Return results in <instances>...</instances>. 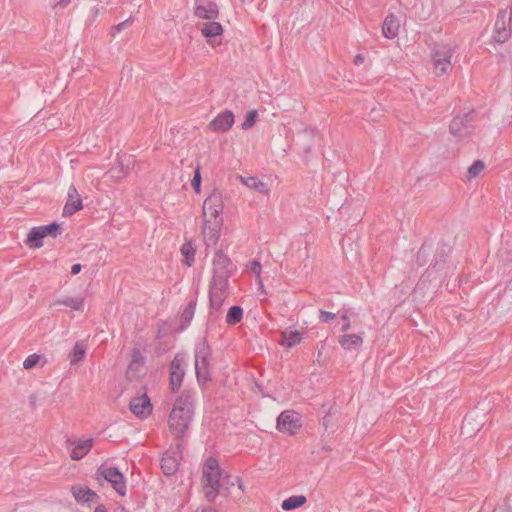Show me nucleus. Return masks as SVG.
I'll use <instances>...</instances> for the list:
<instances>
[{
    "label": "nucleus",
    "instance_id": "nucleus-32",
    "mask_svg": "<svg viewBox=\"0 0 512 512\" xmlns=\"http://www.w3.org/2000/svg\"><path fill=\"white\" fill-rule=\"evenodd\" d=\"M85 353L86 347L82 343L76 342L70 355L71 364H76L77 362L81 361L84 358Z\"/></svg>",
    "mask_w": 512,
    "mask_h": 512
},
{
    "label": "nucleus",
    "instance_id": "nucleus-25",
    "mask_svg": "<svg viewBox=\"0 0 512 512\" xmlns=\"http://www.w3.org/2000/svg\"><path fill=\"white\" fill-rule=\"evenodd\" d=\"M223 32V28L219 22L209 21L203 24L201 28V33L206 38L215 37L221 35Z\"/></svg>",
    "mask_w": 512,
    "mask_h": 512
},
{
    "label": "nucleus",
    "instance_id": "nucleus-1",
    "mask_svg": "<svg viewBox=\"0 0 512 512\" xmlns=\"http://www.w3.org/2000/svg\"><path fill=\"white\" fill-rule=\"evenodd\" d=\"M202 483L205 497L209 502H214L220 493L237 501L242 498L244 492L241 479L238 476L224 474L214 458H208L204 464Z\"/></svg>",
    "mask_w": 512,
    "mask_h": 512
},
{
    "label": "nucleus",
    "instance_id": "nucleus-5",
    "mask_svg": "<svg viewBox=\"0 0 512 512\" xmlns=\"http://www.w3.org/2000/svg\"><path fill=\"white\" fill-rule=\"evenodd\" d=\"M228 282L226 280H211L209 285L210 315L217 316L227 298Z\"/></svg>",
    "mask_w": 512,
    "mask_h": 512
},
{
    "label": "nucleus",
    "instance_id": "nucleus-48",
    "mask_svg": "<svg viewBox=\"0 0 512 512\" xmlns=\"http://www.w3.org/2000/svg\"><path fill=\"white\" fill-rule=\"evenodd\" d=\"M81 269H82V267L80 264H78V263L73 264L71 267V273L73 275H76V274L80 273Z\"/></svg>",
    "mask_w": 512,
    "mask_h": 512
},
{
    "label": "nucleus",
    "instance_id": "nucleus-31",
    "mask_svg": "<svg viewBox=\"0 0 512 512\" xmlns=\"http://www.w3.org/2000/svg\"><path fill=\"white\" fill-rule=\"evenodd\" d=\"M181 253L186 265L191 266L194 262L195 249L190 242H186L181 247Z\"/></svg>",
    "mask_w": 512,
    "mask_h": 512
},
{
    "label": "nucleus",
    "instance_id": "nucleus-50",
    "mask_svg": "<svg viewBox=\"0 0 512 512\" xmlns=\"http://www.w3.org/2000/svg\"><path fill=\"white\" fill-rule=\"evenodd\" d=\"M470 421H469V418H465L464 421H463V425H462V428H461V433L462 434H465V430L467 429V426L470 425Z\"/></svg>",
    "mask_w": 512,
    "mask_h": 512
},
{
    "label": "nucleus",
    "instance_id": "nucleus-34",
    "mask_svg": "<svg viewBox=\"0 0 512 512\" xmlns=\"http://www.w3.org/2000/svg\"><path fill=\"white\" fill-rule=\"evenodd\" d=\"M433 65H434V69H435V73L437 75H443L445 73H447L449 71V69L451 68V61L450 60H446V59H442V60H433Z\"/></svg>",
    "mask_w": 512,
    "mask_h": 512
},
{
    "label": "nucleus",
    "instance_id": "nucleus-42",
    "mask_svg": "<svg viewBox=\"0 0 512 512\" xmlns=\"http://www.w3.org/2000/svg\"><path fill=\"white\" fill-rule=\"evenodd\" d=\"M111 173L113 177L121 178L126 174V169L122 163H119V168H113Z\"/></svg>",
    "mask_w": 512,
    "mask_h": 512
},
{
    "label": "nucleus",
    "instance_id": "nucleus-7",
    "mask_svg": "<svg viewBox=\"0 0 512 512\" xmlns=\"http://www.w3.org/2000/svg\"><path fill=\"white\" fill-rule=\"evenodd\" d=\"M59 230L60 226L56 222L49 225L33 227L27 235L26 244L29 245L30 248H40L43 246V238L46 236L56 238L59 234Z\"/></svg>",
    "mask_w": 512,
    "mask_h": 512
},
{
    "label": "nucleus",
    "instance_id": "nucleus-11",
    "mask_svg": "<svg viewBox=\"0 0 512 512\" xmlns=\"http://www.w3.org/2000/svg\"><path fill=\"white\" fill-rule=\"evenodd\" d=\"M185 361L180 355H176L170 363V382L169 386L172 392H177L181 387L185 375Z\"/></svg>",
    "mask_w": 512,
    "mask_h": 512
},
{
    "label": "nucleus",
    "instance_id": "nucleus-8",
    "mask_svg": "<svg viewBox=\"0 0 512 512\" xmlns=\"http://www.w3.org/2000/svg\"><path fill=\"white\" fill-rule=\"evenodd\" d=\"M223 196L219 190H213L203 203L204 220H222Z\"/></svg>",
    "mask_w": 512,
    "mask_h": 512
},
{
    "label": "nucleus",
    "instance_id": "nucleus-28",
    "mask_svg": "<svg viewBox=\"0 0 512 512\" xmlns=\"http://www.w3.org/2000/svg\"><path fill=\"white\" fill-rule=\"evenodd\" d=\"M452 55H453V50L449 45H444V44L436 45L433 50V60H435V59L451 60Z\"/></svg>",
    "mask_w": 512,
    "mask_h": 512
},
{
    "label": "nucleus",
    "instance_id": "nucleus-37",
    "mask_svg": "<svg viewBox=\"0 0 512 512\" xmlns=\"http://www.w3.org/2000/svg\"><path fill=\"white\" fill-rule=\"evenodd\" d=\"M485 168V164L481 160H476L474 163L468 168V175L470 178L477 177Z\"/></svg>",
    "mask_w": 512,
    "mask_h": 512
},
{
    "label": "nucleus",
    "instance_id": "nucleus-38",
    "mask_svg": "<svg viewBox=\"0 0 512 512\" xmlns=\"http://www.w3.org/2000/svg\"><path fill=\"white\" fill-rule=\"evenodd\" d=\"M40 360V356L37 354L29 355L23 362L24 369L33 368Z\"/></svg>",
    "mask_w": 512,
    "mask_h": 512
},
{
    "label": "nucleus",
    "instance_id": "nucleus-56",
    "mask_svg": "<svg viewBox=\"0 0 512 512\" xmlns=\"http://www.w3.org/2000/svg\"><path fill=\"white\" fill-rule=\"evenodd\" d=\"M259 282H260V285H261V289H263L264 284H262V282H261V281H259Z\"/></svg>",
    "mask_w": 512,
    "mask_h": 512
},
{
    "label": "nucleus",
    "instance_id": "nucleus-43",
    "mask_svg": "<svg viewBox=\"0 0 512 512\" xmlns=\"http://www.w3.org/2000/svg\"><path fill=\"white\" fill-rule=\"evenodd\" d=\"M250 270L252 273L256 274L257 277L260 279V272H261V264L258 261H253L250 266Z\"/></svg>",
    "mask_w": 512,
    "mask_h": 512
},
{
    "label": "nucleus",
    "instance_id": "nucleus-45",
    "mask_svg": "<svg viewBox=\"0 0 512 512\" xmlns=\"http://www.w3.org/2000/svg\"><path fill=\"white\" fill-rule=\"evenodd\" d=\"M55 7H66L71 0H51Z\"/></svg>",
    "mask_w": 512,
    "mask_h": 512
},
{
    "label": "nucleus",
    "instance_id": "nucleus-19",
    "mask_svg": "<svg viewBox=\"0 0 512 512\" xmlns=\"http://www.w3.org/2000/svg\"><path fill=\"white\" fill-rule=\"evenodd\" d=\"M72 494L77 502L90 503L98 499V495L93 490L80 485L72 486Z\"/></svg>",
    "mask_w": 512,
    "mask_h": 512
},
{
    "label": "nucleus",
    "instance_id": "nucleus-51",
    "mask_svg": "<svg viewBox=\"0 0 512 512\" xmlns=\"http://www.w3.org/2000/svg\"><path fill=\"white\" fill-rule=\"evenodd\" d=\"M138 357H140V353H139V351H135L133 354V362L130 364V368L137 361Z\"/></svg>",
    "mask_w": 512,
    "mask_h": 512
},
{
    "label": "nucleus",
    "instance_id": "nucleus-13",
    "mask_svg": "<svg viewBox=\"0 0 512 512\" xmlns=\"http://www.w3.org/2000/svg\"><path fill=\"white\" fill-rule=\"evenodd\" d=\"M129 407L130 411L138 418H146L152 412L151 401L146 393L132 398Z\"/></svg>",
    "mask_w": 512,
    "mask_h": 512
},
{
    "label": "nucleus",
    "instance_id": "nucleus-24",
    "mask_svg": "<svg viewBox=\"0 0 512 512\" xmlns=\"http://www.w3.org/2000/svg\"><path fill=\"white\" fill-rule=\"evenodd\" d=\"M306 501L307 498L304 495H293L282 502L281 508L285 511H291L301 507Z\"/></svg>",
    "mask_w": 512,
    "mask_h": 512
},
{
    "label": "nucleus",
    "instance_id": "nucleus-26",
    "mask_svg": "<svg viewBox=\"0 0 512 512\" xmlns=\"http://www.w3.org/2000/svg\"><path fill=\"white\" fill-rule=\"evenodd\" d=\"M179 467L178 460L173 456H166L161 459V469L167 476L174 475Z\"/></svg>",
    "mask_w": 512,
    "mask_h": 512
},
{
    "label": "nucleus",
    "instance_id": "nucleus-16",
    "mask_svg": "<svg viewBox=\"0 0 512 512\" xmlns=\"http://www.w3.org/2000/svg\"><path fill=\"white\" fill-rule=\"evenodd\" d=\"M82 201L74 185L68 189V200L63 209V216L68 217L82 209Z\"/></svg>",
    "mask_w": 512,
    "mask_h": 512
},
{
    "label": "nucleus",
    "instance_id": "nucleus-39",
    "mask_svg": "<svg viewBox=\"0 0 512 512\" xmlns=\"http://www.w3.org/2000/svg\"><path fill=\"white\" fill-rule=\"evenodd\" d=\"M132 21H133L132 17H129L128 19L124 20L123 22L115 25L112 28V35L115 36L116 32H120L121 30L128 28L132 24Z\"/></svg>",
    "mask_w": 512,
    "mask_h": 512
},
{
    "label": "nucleus",
    "instance_id": "nucleus-23",
    "mask_svg": "<svg viewBox=\"0 0 512 512\" xmlns=\"http://www.w3.org/2000/svg\"><path fill=\"white\" fill-rule=\"evenodd\" d=\"M93 440L92 439H86L81 440L77 443V445L72 449L71 451V458L73 460H80L82 459L92 448Z\"/></svg>",
    "mask_w": 512,
    "mask_h": 512
},
{
    "label": "nucleus",
    "instance_id": "nucleus-3",
    "mask_svg": "<svg viewBox=\"0 0 512 512\" xmlns=\"http://www.w3.org/2000/svg\"><path fill=\"white\" fill-rule=\"evenodd\" d=\"M194 358L197 381L199 384H204L211 379V348L205 339H202L196 343L194 349Z\"/></svg>",
    "mask_w": 512,
    "mask_h": 512
},
{
    "label": "nucleus",
    "instance_id": "nucleus-49",
    "mask_svg": "<svg viewBox=\"0 0 512 512\" xmlns=\"http://www.w3.org/2000/svg\"><path fill=\"white\" fill-rule=\"evenodd\" d=\"M364 62V56L362 54H357L354 58L355 65H361Z\"/></svg>",
    "mask_w": 512,
    "mask_h": 512
},
{
    "label": "nucleus",
    "instance_id": "nucleus-40",
    "mask_svg": "<svg viewBox=\"0 0 512 512\" xmlns=\"http://www.w3.org/2000/svg\"><path fill=\"white\" fill-rule=\"evenodd\" d=\"M191 185H192V187L194 188V190H195L197 193H199V192H200V187H201V174H200V171H199V169H198V168L195 170L194 177H193V179H192Z\"/></svg>",
    "mask_w": 512,
    "mask_h": 512
},
{
    "label": "nucleus",
    "instance_id": "nucleus-53",
    "mask_svg": "<svg viewBox=\"0 0 512 512\" xmlns=\"http://www.w3.org/2000/svg\"><path fill=\"white\" fill-rule=\"evenodd\" d=\"M95 512H107L106 511V507L104 505H98L96 508H95Z\"/></svg>",
    "mask_w": 512,
    "mask_h": 512
},
{
    "label": "nucleus",
    "instance_id": "nucleus-52",
    "mask_svg": "<svg viewBox=\"0 0 512 512\" xmlns=\"http://www.w3.org/2000/svg\"><path fill=\"white\" fill-rule=\"evenodd\" d=\"M329 420H330V415H326V416L323 418V425L325 426V429H326V430L328 429V423H329Z\"/></svg>",
    "mask_w": 512,
    "mask_h": 512
},
{
    "label": "nucleus",
    "instance_id": "nucleus-18",
    "mask_svg": "<svg viewBox=\"0 0 512 512\" xmlns=\"http://www.w3.org/2000/svg\"><path fill=\"white\" fill-rule=\"evenodd\" d=\"M400 23L396 16L389 14L384 19L382 33L387 39H394L399 32Z\"/></svg>",
    "mask_w": 512,
    "mask_h": 512
},
{
    "label": "nucleus",
    "instance_id": "nucleus-4",
    "mask_svg": "<svg viewBox=\"0 0 512 512\" xmlns=\"http://www.w3.org/2000/svg\"><path fill=\"white\" fill-rule=\"evenodd\" d=\"M95 480L102 485L108 482L114 490L120 495L126 494V483L123 474L115 467L101 465L95 472Z\"/></svg>",
    "mask_w": 512,
    "mask_h": 512
},
{
    "label": "nucleus",
    "instance_id": "nucleus-30",
    "mask_svg": "<svg viewBox=\"0 0 512 512\" xmlns=\"http://www.w3.org/2000/svg\"><path fill=\"white\" fill-rule=\"evenodd\" d=\"M243 317V309L240 306H232L229 308L226 321L230 325L237 324Z\"/></svg>",
    "mask_w": 512,
    "mask_h": 512
},
{
    "label": "nucleus",
    "instance_id": "nucleus-17",
    "mask_svg": "<svg viewBox=\"0 0 512 512\" xmlns=\"http://www.w3.org/2000/svg\"><path fill=\"white\" fill-rule=\"evenodd\" d=\"M194 14L198 18L213 20L218 17V6L216 3L210 1L206 4H198L195 7Z\"/></svg>",
    "mask_w": 512,
    "mask_h": 512
},
{
    "label": "nucleus",
    "instance_id": "nucleus-21",
    "mask_svg": "<svg viewBox=\"0 0 512 512\" xmlns=\"http://www.w3.org/2000/svg\"><path fill=\"white\" fill-rule=\"evenodd\" d=\"M240 181L248 188L258 191L262 194L267 195L269 193V187L266 183L262 182L255 176H240Z\"/></svg>",
    "mask_w": 512,
    "mask_h": 512
},
{
    "label": "nucleus",
    "instance_id": "nucleus-15",
    "mask_svg": "<svg viewBox=\"0 0 512 512\" xmlns=\"http://www.w3.org/2000/svg\"><path fill=\"white\" fill-rule=\"evenodd\" d=\"M222 220H204L202 232L207 246L216 245Z\"/></svg>",
    "mask_w": 512,
    "mask_h": 512
},
{
    "label": "nucleus",
    "instance_id": "nucleus-9",
    "mask_svg": "<svg viewBox=\"0 0 512 512\" xmlns=\"http://www.w3.org/2000/svg\"><path fill=\"white\" fill-rule=\"evenodd\" d=\"M234 265L231 260L221 251L218 250L213 258V277L212 280H226L231 277Z\"/></svg>",
    "mask_w": 512,
    "mask_h": 512
},
{
    "label": "nucleus",
    "instance_id": "nucleus-47",
    "mask_svg": "<svg viewBox=\"0 0 512 512\" xmlns=\"http://www.w3.org/2000/svg\"><path fill=\"white\" fill-rule=\"evenodd\" d=\"M342 320L344 321V324L342 326V331H347L350 328V321L347 315L342 316Z\"/></svg>",
    "mask_w": 512,
    "mask_h": 512
},
{
    "label": "nucleus",
    "instance_id": "nucleus-22",
    "mask_svg": "<svg viewBox=\"0 0 512 512\" xmlns=\"http://www.w3.org/2000/svg\"><path fill=\"white\" fill-rule=\"evenodd\" d=\"M302 340V334L297 330L286 329L281 333V344L292 348Z\"/></svg>",
    "mask_w": 512,
    "mask_h": 512
},
{
    "label": "nucleus",
    "instance_id": "nucleus-12",
    "mask_svg": "<svg viewBox=\"0 0 512 512\" xmlns=\"http://www.w3.org/2000/svg\"><path fill=\"white\" fill-rule=\"evenodd\" d=\"M299 422H300V418H299L298 413H296L294 411L286 410V411H283L278 416L277 428L281 432L294 434L300 426Z\"/></svg>",
    "mask_w": 512,
    "mask_h": 512
},
{
    "label": "nucleus",
    "instance_id": "nucleus-35",
    "mask_svg": "<svg viewBox=\"0 0 512 512\" xmlns=\"http://www.w3.org/2000/svg\"><path fill=\"white\" fill-rule=\"evenodd\" d=\"M432 249L429 245L423 244L417 253V262L419 265H425L428 262Z\"/></svg>",
    "mask_w": 512,
    "mask_h": 512
},
{
    "label": "nucleus",
    "instance_id": "nucleus-44",
    "mask_svg": "<svg viewBox=\"0 0 512 512\" xmlns=\"http://www.w3.org/2000/svg\"><path fill=\"white\" fill-rule=\"evenodd\" d=\"M315 134H316V131L313 128H305L302 132V136L307 137V138H313L315 136Z\"/></svg>",
    "mask_w": 512,
    "mask_h": 512
},
{
    "label": "nucleus",
    "instance_id": "nucleus-46",
    "mask_svg": "<svg viewBox=\"0 0 512 512\" xmlns=\"http://www.w3.org/2000/svg\"><path fill=\"white\" fill-rule=\"evenodd\" d=\"M493 512H510V508H509V505L508 504H503V505H499L497 506Z\"/></svg>",
    "mask_w": 512,
    "mask_h": 512
},
{
    "label": "nucleus",
    "instance_id": "nucleus-55",
    "mask_svg": "<svg viewBox=\"0 0 512 512\" xmlns=\"http://www.w3.org/2000/svg\"><path fill=\"white\" fill-rule=\"evenodd\" d=\"M67 443H68L69 445H74V444H75V441H72V440L68 439V440H67Z\"/></svg>",
    "mask_w": 512,
    "mask_h": 512
},
{
    "label": "nucleus",
    "instance_id": "nucleus-6",
    "mask_svg": "<svg viewBox=\"0 0 512 512\" xmlns=\"http://www.w3.org/2000/svg\"><path fill=\"white\" fill-rule=\"evenodd\" d=\"M512 8L507 10H500L494 24L493 40L497 43L507 42L512 34Z\"/></svg>",
    "mask_w": 512,
    "mask_h": 512
},
{
    "label": "nucleus",
    "instance_id": "nucleus-14",
    "mask_svg": "<svg viewBox=\"0 0 512 512\" xmlns=\"http://www.w3.org/2000/svg\"><path fill=\"white\" fill-rule=\"evenodd\" d=\"M234 123V114L229 111L219 113L210 123L209 128L215 132H226Z\"/></svg>",
    "mask_w": 512,
    "mask_h": 512
},
{
    "label": "nucleus",
    "instance_id": "nucleus-10",
    "mask_svg": "<svg viewBox=\"0 0 512 512\" xmlns=\"http://www.w3.org/2000/svg\"><path fill=\"white\" fill-rule=\"evenodd\" d=\"M473 116L466 113L462 116H455L450 124V133L458 139L468 136L473 130Z\"/></svg>",
    "mask_w": 512,
    "mask_h": 512
},
{
    "label": "nucleus",
    "instance_id": "nucleus-29",
    "mask_svg": "<svg viewBox=\"0 0 512 512\" xmlns=\"http://www.w3.org/2000/svg\"><path fill=\"white\" fill-rule=\"evenodd\" d=\"M451 248L447 244H441L436 251L433 267L440 269L445 262V257L450 253Z\"/></svg>",
    "mask_w": 512,
    "mask_h": 512
},
{
    "label": "nucleus",
    "instance_id": "nucleus-2",
    "mask_svg": "<svg viewBox=\"0 0 512 512\" xmlns=\"http://www.w3.org/2000/svg\"><path fill=\"white\" fill-rule=\"evenodd\" d=\"M194 416V396L184 391L175 400L168 418L171 434L180 439L185 436Z\"/></svg>",
    "mask_w": 512,
    "mask_h": 512
},
{
    "label": "nucleus",
    "instance_id": "nucleus-36",
    "mask_svg": "<svg viewBox=\"0 0 512 512\" xmlns=\"http://www.w3.org/2000/svg\"><path fill=\"white\" fill-rule=\"evenodd\" d=\"M258 112L256 110H250L245 116L244 122L241 124L243 130H248L253 127L256 123Z\"/></svg>",
    "mask_w": 512,
    "mask_h": 512
},
{
    "label": "nucleus",
    "instance_id": "nucleus-41",
    "mask_svg": "<svg viewBox=\"0 0 512 512\" xmlns=\"http://www.w3.org/2000/svg\"><path fill=\"white\" fill-rule=\"evenodd\" d=\"M335 317H336V315L332 312L320 310L319 319L323 323H328V322L334 320Z\"/></svg>",
    "mask_w": 512,
    "mask_h": 512
},
{
    "label": "nucleus",
    "instance_id": "nucleus-33",
    "mask_svg": "<svg viewBox=\"0 0 512 512\" xmlns=\"http://www.w3.org/2000/svg\"><path fill=\"white\" fill-rule=\"evenodd\" d=\"M195 307H196V302L191 301V302H189V304L185 307L184 311L182 312L181 319H182L184 326H187L190 324V322L194 316V313H195Z\"/></svg>",
    "mask_w": 512,
    "mask_h": 512
},
{
    "label": "nucleus",
    "instance_id": "nucleus-20",
    "mask_svg": "<svg viewBox=\"0 0 512 512\" xmlns=\"http://www.w3.org/2000/svg\"><path fill=\"white\" fill-rule=\"evenodd\" d=\"M339 343L345 350H356L363 344V337L360 334H344L340 337Z\"/></svg>",
    "mask_w": 512,
    "mask_h": 512
},
{
    "label": "nucleus",
    "instance_id": "nucleus-27",
    "mask_svg": "<svg viewBox=\"0 0 512 512\" xmlns=\"http://www.w3.org/2000/svg\"><path fill=\"white\" fill-rule=\"evenodd\" d=\"M53 305H64L67 307H71L76 311L84 310V299L83 298H72L67 297L64 299H59L53 303Z\"/></svg>",
    "mask_w": 512,
    "mask_h": 512
},
{
    "label": "nucleus",
    "instance_id": "nucleus-54",
    "mask_svg": "<svg viewBox=\"0 0 512 512\" xmlns=\"http://www.w3.org/2000/svg\"><path fill=\"white\" fill-rule=\"evenodd\" d=\"M312 146H313L312 144L305 145V147H304L305 152L310 153L312 151Z\"/></svg>",
    "mask_w": 512,
    "mask_h": 512
}]
</instances>
